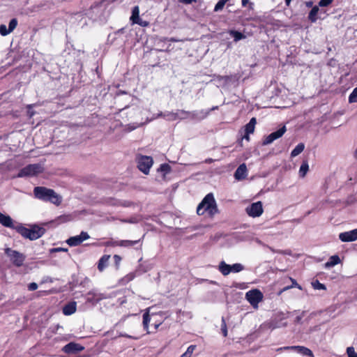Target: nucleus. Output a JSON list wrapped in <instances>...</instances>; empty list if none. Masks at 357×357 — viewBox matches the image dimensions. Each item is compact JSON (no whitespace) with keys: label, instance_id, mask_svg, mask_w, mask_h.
I'll return each instance as SVG.
<instances>
[{"label":"nucleus","instance_id":"30","mask_svg":"<svg viewBox=\"0 0 357 357\" xmlns=\"http://www.w3.org/2000/svg\"><path fill=\"white\" fill-rule=\"evenodd\" d=\"M71 220L70 215H63L59 216L56 220L53 221V222H56V224H61L63 222H68Z\"/></svg>","mask_w":357,"mask_h":357},{"label":"nucleus","instance_id":"57","mask_svg":"<svg viewBox=\"0 0 357 357\" xmlns=\"http://www.w3.org/2000/svg\"><path fill=\"white\" fill-rule=\"evenodd\" d=\"M242 1V6H246L247 4L249 3V0H241Z\"/></svg>","mask_w":357,"mask_h":357},{"label":"nucleus","instance_id":"58","mask_svg":"<svg viewBox=\"0 0 357 357\" xmlns=\"http://www.w3.org/2000/svg\"><path fill=\"white\" fill-rule=\"evenodd\" d=\"M114 257L116 263L119 262L121 261V257L119 255H114Z\"/></svg>","mask_w":357,"mask_h":357},{"label":"nucleus","instance_id":"24","mask_svg":"<svg viewBox=\"0 0 357 357\" xmlns=\"http://www.w3.org/2000/svg\"><path fill=\"white\" fill-rule=\"evenodd\" d=\"M229 33L231 36L234 38V40L235 42H237L240 40L244 39L246 38L245 35L242 33L240 31H236V30H230L229 31Z\"/></svg>","mask_w":357,"mask_h":357},{"label":"nucleus","instance_id":"63","mask_svg":"<svg viewBox=\"0 0 357 357\" xmlns=\"http://www.w3.org/2000/svg\"><path fill=\"white\" fill-rule=\"evenodd\" d=\"M354 157L357 159V149L354 152Z\"/></svg>","mask_w":357,"mask_h":357},{"label":"nucleus","instance_id":"28","mask_svg":"<svg viewBox=\"0 0 357 357\" xmlns=\"http://www.w3.org/2000/svg\"><path fill=\"white\" fill-rule=\"evenodd\" d=\"M111 204L114 205V206H121L123 207H130L133 204L129 201H126V200H114V201H112Z\"/></svg>","mask_w":357,"mask_h":357},{"label":"nucleus","instance_id":"3","mask_svg":"<svg viewBox=\"0 0 357 357\" xmlns=\"http://www.w3.org/2000/svg\"><path fill=\"white\" fill-rule=\"evenodd\" d=\"M15 229L24 238H28L31 241H34L40 238L45 232V229L43 227L37 225L30 226V228H26L22 224H17Z\"/></svg>","mask_w":357,"mask_h":357},{"label":"nucleus","instance_id":"54","mask_svg":"<svg viewBox=\"0 0 357 357\" xmlns=\"http://www.w3.org/2000/svg\"><path fill=\"white\" fill-rule=\"evenodd\" d=\"M201 211V202L198 204L197 206V213L198 215H199V211Z\"/></svg>","mask_w":357,"mask_h":357},{"label":"nucleus","instance_id":"45","mask_svg":"<svg viewBox=\"0 0 357 357\" xmlns=\"http://www.w3.org/2000/svg\"><path fill=\"white\" fill-rule=\"evenodd\" d=\"M88 15L94 20H98V19H102L105 15V13H89Z\"/></svg>","mask_w":357,"mask_h":357},{"label":"nucleus","instance_id":"42","mask_svg":"<svg viewBox=\"0 0 357 357\" xmlns=\"http://www.w3.org/2000/svg\"><path fill=\"white\" fill-rule=\"evenodd\" d=\"M17 20L15 18L12 19L8 25V29L12 32L17 26Z\"/></svg>","mask_w":357,"mask_h":357},{"label":"nucleus","instance_id":"39","mask_svg":"<svg viewBox=\"0 0 357 357\" xmlns=\"http://www.w3.org/2000/svg\"><path fill=\"white\" fill-rule=\"evenodd\" d=\"M196 346L190 345L188 347L186 351L182 354L181 357H190L192 354L193 353Z\"/></svg>","mask_w":357,"mask_h":357},{"label":"nucleus","instance_id":"37","mask_svg":"<svg viewBox=\"0 0 357 357\" xmlns=\"http://www.w3.org/2000/svg\"><path fill=\"white\" fill-rule=\"evenodd\" d=\"M294 348L298 349L299 351H302L304 355L313 356L312 351L305 347L297 346Z\"/></svg>","mask_w":357,"mask_h":357},{"label":"nucleus","instance_id":"60","mask_svg":"<svg viewBox=\"0 0 357 357\" xmlns=\"http://www.w3.org/2000/svg\"><path fill=\"white\" fill-rule=\"evenodd\" d=\"M158 117H163L164 118V113L163 112H160L157 114L156 116V118H158Z\"/></svg>","mask_w":357,"mask_h":357},{"label":"nucleus","instance_id":"8","mask_svg":"<svg viewBox=\"0 0 357 357\" xmlns=\"http://www.w3.org/2000/svg\"><path fill=\"white\" fill-rule=\"evenodd\" d=\"M112 296H114V295H112V294L107 295V294L98 292L96 289H93L87 293L86 301L93 305H96L100 301L112 298Z\"/></svg>","mask_w":357,"mask_h":357},{"label":"nucleus","instance_id":"38","mask_svg":"<svg viewBox=\"0 0 357 357\" xmlns=\"http://www.w3.org/2000/svg\"><path fill=\"white\" fill-rule=\"evenodd\" d=\"M230 268H231V272L238 273L243 270V266L241 264H234L233 265H230Z\"/></svg>","mask_w":357,"mask_h":357},{"label":"nucleus","instance_id":"4","mask_svg":"<svg viewBox=\"0 0 357 357\" xmlns=\"http://www.w3.org/2000/svg\"><path fill=\"white\" fill-rule=\"evenodd\" d=\"M202 208L210 218L219 213L218 206L212 192L207 194L202 199Z\"/></svg>","mask_w":357,"mask_h":357},{"label":"nucleus","instance_id":"56","mask_svg":"<svg viewBox=\"0 0 357 357\" xmlns=\"http://www.w3.org/2000/svg\"><path fill=\"white\" fill-rule=\"evenodd\" d=\"M192 1L193 0H181V2L186 3V4L191 3L192 2Z\"/></svg>","mask_w":357,"mask_h":357},{"label":"nucleus","instance_id":"43","mask_svg":"<svg viewBox=\"0 0 357 357\" xmlns=\"http://www.w3.org/2000/svg\"><path fill=\"white\" fill-rule=\"evenodd\" d=\"M312 285L314 287V289H326V286L319 282L318 280H316L314 282L312 283Z\"/></svg>","mask_w":357,"mask_h":357},{"label":"nucleus","instance_id":"5","mask_svg":"<svg viewBox=\"0 0 357 357\" xmlns=\"http://www.w3.org/2000/svg\"><path fill=\"white\" fill-rule=\"evenodd\" d=\"M44 170L43 167L40 164H31L28 165L22 169L20 170L17 174V178L35 176L40 173H42Z\"/></svg>","mask_w":357,"mask_h":357},{"label":"nucleus","instance_id":"26","mask_svg":"<svg viewBox=\"0 0 357 357\" xmlns=\"http://www.w3.org/2000/svg\"><path fill=\"white\" fill-rule=\"evenodd\" d=\"M309 170V165L307 160H304L301 164L299 169V175L301 177H305Z\"/></svg>","mask_w":357,"mask_h":357},{"label":"nucleus","instance_id":"35","mask_svg":"<svg viewBox=\"0 0 357 357\" xmlns=\"http://www.w3.org/2000/svg\"><path fill=\"white\" fill-rule=\"evenodd\" d=\"M164 118L168 121L176 120V112H164Z\"/></svg>","mask_w":357,"mask_h":357},{"label":"nucleus","instance_id":"32","mask_svg":"<svg viewBox=\"0 0 357 357\" xmlns=\"http://www.w3.org/2000/svg\"><path fill=\"white\" fill-rule=\"evenodd\" d=\"M150 320H151V319H150L149 313L145 312L143 314V326H144V329L147 331L148 333H150L149 331H148L149 324L150 322Z\"/></svg>","mask_w":357,"mask_h":357},{"label":"nucleus","instance_id":"19","mask_svg":"<svg viewBox=\"0 0 357 357\" xmlns=\"http://www.w3.org/2000/svg\"><path fill=\"white\" fill-rule=\"evenodd\" d=\"M319 10V6H314L312 8L311 10L310 11V13L308 14V17H307L309 21H310L312 23L317 22V20H318L317 15H318Z\"/></svg>","mask_w":357,"mask_h":357},{"label":"nucleus","instance_id":"61","mask_svg":"<svg viewBox=\"0 0 357 357\" xmlns=\"http://www.w3.org/2000/svg\"><path fill=\"white\" fill-rule=\"evenodd\" d=\"M160 325V324H155V326H154L155 330H157Z\"/></svg>","mask_w":357,"mask_h":357},{"label":"nucleus","instance_id":"23","mask_svg":"<svg viewBox=\"0 0 357 357\" xmlns=\"http://www.w3.org/2000/svg\"><path fill=\"white\" fill-rule=\"evenodd\" d=\"M340 263V259L338 255L331 256L328 261L325 264V266L327 268L333 267Z\"/></svg>","mask_w":357,"mask_h":357},{"label":"nucleus","instance_id":"29","mask_svg":"<svg viewBox=\"0 0 357 357\" xmlns=\"http://www.w3.org/2000/svg\"><path fill=\"white\" fill-rule=\"evenodd\" d=\"M176 120L177 119L181 120V119H188L190 116V114L184 110H177L176 112Z\"/></svg>","mask_w":357,"mask_h":357},{"label":"nucleus","instance_id":"6","mask_svg":"<svg viewBox=\"0 0 357 357\" xmlns=\"http://www.w3.org/2000/svg\"><path fill=\"white\" fill-rule=\"evenodd\" d=\"M5 254L9 258L10 261L17 267L22 266L26 259V256L23 253L9 248L5 249Z\"/></svg>","mask_w":357,"mask_h":357},{"label":"nucleus","instance_id":"34","mask_svg":"<svg viewBox=\"0 0 357 357\" xmlns=\"http://www.w3.org/2000/svg\"><path fill=\"white\" fill-rule=\"evenodd\" d=\"M290 280L291 281V284L290 286H287V287H284L280 292H283V291H286L289 289H290L291 288H293V287H298V289H301V286L297 283L296 280L290 278Z\"/></svg>","mask_w":357,"mask_h":357},{"label":"nucleus","instance_id":"48","mask_svg":"<svg viewBox=\"0 0 357 357\" xmlns=\"http://www.w3.org/2000/svg\"><path fill=\"white\" fill-rule=\"evenodd\" d=\"M134 24H137L142 26H146L149 24L147 22L143 21L142 19L139 20L138 21H134Z\"/></svg>","mask_w":357,"mask_h":357},{"label":"nucleus","instance_id":"20","mask_svg":"<svg viewBox=\"0 0 357 357\" xmlns=\"http://www.w3.org/2000/svg\"><path fill=\"white\" fill-rule=\"evenodd\" d=\"M257 124V119L255 117H252L248 123L245 126V132L247 134H252L255 131V125Z\"/></svg>","mask_w":357,"mask_h":357},{"label":"nucleus","instance_id":"16","mask_svg":"<svg viewBox=\"0 0 357 357\" xmlns=\"http://www.w3.org/2000/svg\"><path fill=\"white\" fill-rule=\"evenodd\" d=\"M247 167L245 163L240 165L234 173V177L236 180H243L247 176Z\"/></svg>","mask_w":357,"mask_h":357},{"label":"nucleus","instance_id":"10","mask_svg":"<svg viewBox=\"0 0 357 357\" xmlns=\"http://www.w3.org/2000/svg\"><path fill=\"white\" fill-rule=\"evenodd\" d=\"M245 298L252 306H256L263 299V294L259 289H252L248 291Z\"/></svg>","mask_w":357,"mask_h":357},{"label":"nucleus","instance_id":"22","mask_svg":"<svg viewBox=\"0 0 357 357\" xmlns=\"http://www.w3.org/2000/svg\"><path fill=\"white\" fill-rule=\"evenodd\" d=\"M219 271L223 275H227L231 272V268L230 265L222 261L219 264Z\"/></svg>","mask_w":357,"mask_h":357},{"label":"nucleus","instance_id":"51","mask_svg":"<svg viewBox=\"0 0 357 357\" xmlns=\"http://www.w3.org/2000/svg\"><path fill=\"white\" fill-rule=\"evenodd\" d=\"M31 107H32L31 105H28L27 114L30 118H31L35 114L33 111L31 110Z\"/></svg>","mask_w":357,"mask_h":357},{"label":"nucleus","instance_id":"21","mask_svg":"<svg viewBox=\"0 0 357 357\" xmlns=\"http://www.w3.org/2000/svg\"><path fill=\"white\" fill-rule=\"evenodd\" d=\"M109 258V255H103L100 259L98 264V268L100 271H102L107 266Z\"/></svg>","mask_w":357,"mask_h":357},{"label":"nucleus","instance_id":"27","mask_svg":"<svg viewBox=\"0 0 357 357\" xmlns=\"http://www.w3.org/2000/svg\"><path fill=\"white\" fill-rule=\"evenodd\" d=\"M139 20H140V17H139V7L137 6H135L132 8V15L130 17V20L134 24V21H138Z\"/></svg>","mask_w":357,"mask_h":357},{"label":"nucleus","instance_id":"50","mask_svg":"<svg viewBox=\"0 0 357 357\" xmlns=\"http://www.w3.org/2000/svg\"><path fill=\"white\" fill-rule=\"evenodd\" d=\"M68 251V249L67 248H53L51 250V252H67Z\"/></svg>","mask_w":357,"mask_h":357},{"label":"nucleus","instance_id":"17","mask_svg":"<svg viewBox=\"0 0 357 357\" xmlns=\"http://www.w3.org/2000/svg\"><path fill=\"white\" fill-rule=\"evenodd\" d=\"M77 308V303L72 301L65 305L63 307V313L65 315L69 316L75 312Z\"/></svg>","mask_w":357,"mask_h":357},{"label":"nucleus","instance_id":"64","mask_svg":"<svg viewBox=\"0 0 357 357\" xmlns=\"http://www.w3.org/2000/svg\"><path fill=\"white\" fill-rule=\"evenodd\" d=\"M124 302H125V301H124V300L121 301V304H123Z\"/></svg>","mask_w":357,"mask_h":357},{"label":"nucleus","instance_id":"47","mask_svg":"<svg viewBox=\"0 0 357 357\" xmlns=\"http://www.w3.org/2000/svg\"><path fill=\"white\" fill-rule=\"evenodd\" d=\"M122 222H128V223H137L138 220L136 218H132L130 219H122L121 220Z\"/></svg>","mask_w":357,"mask_h":357},{"label":"nucleus","instance_id":"13","mask_svg":"<svg viewBox=\"0 0 357 357\" xmlns=\"http://www.w3.org/2000/svg\"><path fill=\"white\" fill-rule=\"evenodd\" d=\"M84 349V347L79 344L72 342L65 345L62 351L66 354H73L82 351Z\"/></svg>","mask_w":357,"mask_h":357},{"label":"nucleus","instance_id":"62","mask_svg":"<svg viewBox=\"0 0 357 357\" xmlns=\"http://www.w3.org/2000/svg\"><path fill=\"white\" fill-rule=\"evenodd\" d=\"M121 336L127 337L131 338L132 337L128 335L121 334Z\"/></svg>","mask_w":357,"mask_h":357},{"label":"nucleus","instance_id":"41","mask_svg":"<svg viewBox=\"0 0 357 357\" xmlns=\"http://www.w3.org/2000/svg\"><path fill=\"white\" fill-rule=\"evenodd\" d=\"M10 32L9 29H7L6 26L5 24H1L0 25V34L3 36H6L8 35Z\"/></svg>","mask_w":357,"mask_h":357},{"label":"nucleus","instance_id":"33","mask_svg":"<svg viewBox=\"0 0 357 357\" xmlns=\"http://www.w3.org/2000/svg\"><path fill=\"white\" fill-rule=\"evenodd\" d=\"M170 170H171L170 166L166 163L162 164L158 169V171L162 172L164 176L166 175L167 174L169 173Z\"/></svg>","mask_w":357,"mask_h":357},{"label":"nucleus","instance_id":"25","mask_svg":"<svg viewBox=\"0 0 357 357\" xmlns=\"http://www.w3.org/2000/svg\"><path fill=\"white\" fill-rule=\"evenodd\" d=\"M305 149L303 143H299L291 152V157L294 158L299 155Z\"/></svg>","mask_w":357,"mask_h":357},{"label":"nucleus","instance_id":"36","mask_svg":"<svg viewBox=\"0 0 357 357\" xmlns=\"http://www.w3.org/2000/svg\"><path fill=\"white\" fill-rule=\"evenodd\" d=\"M349 102H357V87H356L349 96Z\"/></svg>","mask_w":357,"mask_h":357},{"label":"nucleus","instance_id":"55","mask_svg":"<svg viewBox=\"0 0 357 357\" xmlns=\"http://www.w3.org/2000/svg\"><path fill=\"white\" fill-rule=\"evenodd\" d=\"M250 134H247L246 132H245V135L243 136V138L245 139L246 140L249 141L250 140Z\"/></svg>","mask_w":357,"mask_h":357},{"label":"nucleus","instance_id":"12","mask_svg":"<svg viewBox=\"0 0 357 357\" xmlns=\"http://www.w3.org/2000/svg\"><path fill=\"white\" fill-rule=\"evenodd\" d=\"M90 238L89 235L86 231H82L79 235L70 237L66 243L71 247L77 246L80 245L84 241Z\"/></svg>","mask_w":357,"mask_h":357},{"label":"nucleus","instance_id":"49","mask_svg":"<svg viewBox=\"0 0 357 357\" xmlns=\"http://www.w3.org/2000/svg\"><path fill=\"white\" fill-rule=\"evenodd\" d=\"M38 284L36 282H31L28 285V289L29 291H34L37 289Z\"/></svg>","mask_w":357,"mask_h":357},{"label":"nucleus","instance_id":"2","mask_svg":"<svg viewBox=\"0 0 357 357\" xmlns=\"http://www.w3.org/2000/svg\"><path fill=\"white\" fill-rule=\"evenodd\" d=\"M15 229L24 238H28L31 241H34L40 238L45 232V229L43 227L37 225L30 226V228H26L22 224H17Z\"/></svg>","mask_w":357,"mask_h":357},{"label":"nucleus","instance_id":"9","mask_svg":"<svg viewBox=\"0 0 357 357\" xmlns=\"http://www.w3.org/2000/svg\"><path fill=\"white\" fill-rule=\"evenodd\" d=\"M247 214L252 218H257L261 215L264 212L261 202L259 201L252 203L245 208Z\"/></svg>","mask_w":357,"mask_h":357},{"label":"nucleus","instance_id":"18","mask_svg":"<svg viewBox=\"0 0 357 357\" xmlns=\"http://www.w3.org/2000/svg\"><path fill=\"white\" fill-rule=\"evenodd\" d=\"M139 242V240L137 241H130V240H122L119 241H115L111 243H107L108 245H112L113 246H122V247H131Z\"/></svg>","mask_w":357,"mask_h":357},{"label":"nucleus","instance_id":"53","mask_svg":"<svg viewBox=\"0 0 357 357\" xmlns=\"http://www.w3.org/2000/svg\"><path fill=\"white\" fill-rule=\"evenodd\" d=\"M144 123H137L135 126H132L131 128H130V130H132L139 126H141L142 125H143Z\"/></svg>","mask_w":357,"mask_h":357},{"label":"nucleus","instance_id":"59","mask_svg":"<svg viewBox=\"0 0 357 357\" xmlns=\"http://www.w3.org/2000/svg\"><path fill=\"white\" fill-rule=\"evenodd\" d=\"M292 0H284V2H285V5L289 7L291 4V2Z\"/></svg>","mask_w":357,"mask_h":357},{"label":"nucleus","instance_id":"1","mask_svg":"<svg viewBox=\"0 0 357 357\" xmlns=\"http://www.w3.org/2000/svg\"><path fill=\"white\" fill-rule=\"evenodd\" d=\"M34 196L44 202H50L56 206L62 202V197L56 193L54 190L45 187H35L33 189Z\"/></svg>","mask_w":357,"mask_h":357},{"label":"nucleus","instance_id":"14","mask_svg":"<svg viewBox=\"0 0 357 357\" xmlns=\"http://www.w3.org/2000/svg\"><path fill=\"white\" fill-rule=\"evenodd\" d=\"M339 238L342 242H351L357 240V229L340 233Z\"/></svg>","mask_w":357,"mask_h":357},{"label":"nucleus","instance_id":"52","mask_svg":"<svg viewBox=\"0 0 357 357\" xmlns=\"http://www.w3.org/2000/svg\"><path fill=\"white\" fill-rule=\"evenodd\" d=\"M305 5L307 8L313 7V1H308L305 2Z\"/></svg>","mask_w":357,"mask_h":357},{"label":"nucleus","instance_id":"15","mask_svg":"<svg viewBox=\"0 0 357 357\" xmlns=\"http://www.w3.org/2000/svg\"><path fill=\"white\" fill-rule=\"evenodd\" d=\"M0 224H1L3 226L14 229L16 227V225H14L13 220L8 215H5L0 212Z\"/></svg>","mask_w":357,"mask_h":357},{"label":"nucleus","instance_id":"44","mask_svg":"<svg viewBox=\"0 0 357 357\" xmlns=\"http://www.w3.org/2000/svg\"><path fill=\"white\" fill-rule=\"evenodd\" d=\"M347 353L349 357H357V354L352 347H349L347 349Z\"/></svg>","mask_w":357,"mask_h":357},{"label":"nucleus","instance_id":"11","mask_svg":"<svg viewBox=\"0 0 357 357\" xmlns=\"http://www.w3.org/2000/svg\"><path fill=\"white\" fill-rule=\"evenodd\" d=\"M286 126H284L279 128L278 130L271 132L270 135L266 136L263 141V145H268L271 144L273 141L280 138L286 132Z\"/></svg>","mask_w":357,"mask_h":357},{"label":"nucleus","instance_id":"31","mask_svg":"<svg viewBox=\"0 0 357 357\" xmlns=\"http://www.w3.org/2000/svg\"><path fill=\"white\" fill-rule=\"evenodd\" d=\"M229 0H219L218 2L216 3L214 8L215 12H218L222 10L225 4L229 1Z\"/></svg>","mask_w":357,"mask_h":357},{"label":"nucleus","instance_id":"40","mask_svg":"<svg viewBox=\"0 0 357 357\" xmlns=\"http://www.w3.org/2000/svg\"><path fill=\"white\" fill-rule=\"evenodd\" d=\"M220 330H221L222 335L224 337H227V324H226V322H225L224 318L222 319Z\"/></svg>","mask_w":357,"mask_h":357},{"label":"nucleus","instance_id":"7","mask_svg":"<svg viewBox=\"0 0 357 357\" xmlns=\"http://www.w3.org/2000/svg\"><path fill=\"white\" fill-rule=\"evenodd\" d=\"M138 169L145 174H148L152 167L153 160L151 156L139 155L137 158Z\"/></svg>","mask_w":357,"mask_h":357},{"label":"nucleus","instance_id":"46","mask_svg":"<svg viewBox=\"0 0 357 357\" xmlns=\"http://www.w3.org/2000/svg\"><path fill=\"white\" fill-rule=\"evenodd\" d=\"M333 0H320L319 1V6L320 7H326L329 6Z\"/></svg>","mask_w":357,"mask_h":357}]
</instances>
